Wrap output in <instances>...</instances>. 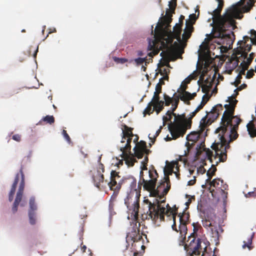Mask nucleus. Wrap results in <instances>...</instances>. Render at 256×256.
<instances>
[{"label":"nucleus","instance_id":"1","mask_svg":"<svg viewBox=\"0 0 256 256\" xmlns=\"http://www.w3.org/2000/svg\"><path fill=\"white\" fill-rule=\"evenodd\" d=\"M238 94V92H236L234 95L229 96L227 100L229 104L224 105L226 110L222 116L220 126L215 132L216 134H218V141L215 140L212 146V148L215 150V156H214L212 152L205 148L204 145L201 143L198 144L196 147V156H199L202 152L204 151L206 157L211 162H212L213 157L214 159H218L216 162V164L218 162H224L226 160V150L230 148V144L238 138V134L237 130L242 122L239 117L234 116L235 108L238 102L236 97Z\"/></svg>","mask_w":256,"mask_h":256},{"label":"nucleus","instance_id":"2","mask_svg":"<svg viewBox=\"0 0 256 256\" xmlns=\"http://www.w3.org/2000/svg\"><path fill=\"white\" fill-rule=\"evenodd\" d=\"M218 2L217 8L212 13V26L211 34L207 36V39L210 41L212 38H220L221 39H230L232 32L227 33L228 28L236 27V19L241 18L242 13L240 10L235 6L228 8L225 12L221 15L220 13L224 5V0H216Z\"/></svg>","mask_w":256,"mask_h":256},{"label":"nucleus","instance_id":"3","mask_svg":"<svg viewBox=\"0 0 256 256\" xmlns=\"http://www.w3.org/2000/svg\"><path fill=\"white\" fill-rule=\"evenodd\" d=\"M223 110L221 104H218L212 108L210 112H207L206 115L200 120V130L196 132H191L187 135L186 140L189 145L192 146L200 138L206 127L214 122L219 116Z\"/></svg>","mask_w":256,"mask_h":256},{"label":"nucleus","instance_id":"4","mask_svg":"<svg viewBox=\"0 0 256 256\" xmlns=\"http://www.w3.org/2000/svg\"><path fill=\"white\" fill-rule=\"evenodd\" d=\"M174 112L172 108L171 110L166 112V114L168 116L173 115L174 117V122L170 123L168 128L173 138L176 139L180 136H183L186 130L190 128L192 120L190 119V116L187 118L185 114H177Z\"/></svg>","mask_w":256,"mask_h":256},{"label":"nucleus","instance_id":"5","mask_svg":"<svg viewBox=\"0 0 256 256\" xmlns=\"http://www.w3.org/2000/svg\"><path fill=\"white\" fill-rule=\"evenodd\" d=\"M128 187L130 189V194H128L124 200V204L127 208L131 210L130 203L132 204V214L135 216H138L140 208L139 198L140 196V191L136 188V180L132 176H128L122 178V186Z\"/></svg>","mask_w":256,"mask_h":256},{"label":"nucleus","instance_id":"6","mask_svg":"<svg viewBox=\"0 0 256 256\" xmlns=\"http://www.w3.org/2000/svg\"><path fill=\"white\" fill-rule=\"evenodd\" d=\"M192 226L194 232L188 237L187 242L188 244L184 245V249L190 256L200 255V252L202 250H204V252L206 251V247L210 244L207 240L200 238H196V233L202 229V226L198 222L193 223Z\"/></svg>","mask_w":256,"mask_h":256},{"label":"nucleus","instance_id":"7","mask_svg":"<svg viewBox=\"0 0 256 256\" xmlns=\"http://www.w3.org/2000/svg\"><path fill=\"white\" fill-rule=\"evenodd\" d=\"M144 202L148 205V210L147 212L148 216H146V218L151 219L154 222H156L159 218L161 220H164L165 214L168 216L172 214L174 220V224L172 226V228L176 232H180L179 229L178 230L176 228V212L174 213L168 204L167 206H168L169 208L166 209L164 207L161 206L160 205L159 202L158 200H156V202H154V203H151L148 200H146Z\"/></svg>","mask_w":256,"mask_h":256},{"label":"nucleus","instance_id":"8","mask_svg":"<svg viewBox=\"0 0 256 256\" xmlns=\"http://www.w3.org/2000/svg\"><path fill=\"white\" fill-rule=\"evenodd\" d=\"M19 180H20V186L18 191L16 193V198L12 208V212L14 214L16 213L18 211V206L22 200L25 186L24 175L23 172V166H22L20 167L19 173H18L16 175L14 182L10 192L8 195V200L10 202H12L14 199L17 184Z\"/></svg>","mask_w":256,"mask_h":256},{"label":"nucleus","instance_id":"9","mask_svg":"<svg viewBox=\"0 0 256 256\" xmlns=\"http://www.w3.org/2000/svg\"><path fill=\"white\" fill-rule=\"evenodd\" d=\"M193 24L194 22H188V21H186V28L182 36V39H181L182 24H176L173 28V32H172V38L170 42V43H172L173 39L175 38L177 40L178 42H174L173 44L174 46L178 48L180 46L179 43L182 44L183 42L184 43L185 46L187 40L190 38L192 34L194 32Z\"/></svg>","mask_w":256,"mask_h":256},{"label":"nucleus","instance_id":"10","mask_svg":"<svg viewBox=\"0 0 256 256\" xmlns=\"http://www.w3.org/2000/svg\"><path fill=\"white\" fill-rule=\"evenodd\" d=\"M148 172L149 179L146 180L143 177L140 178L138 182V188L140 190L142 186L144 190L150 192V196H156L158 194V190H155L158 174L153 166L149 170Z\"/></svg>","mask_w":256,"mask_h":256},{"label":"nucleus","instance_id":"11","mask_svg":"<svg viewBox=\"0 0 256 256\" xmlns=\"http://www.w3.org/2000/svg\"><path fill=\"white\" fill-rule=\"evenodd\" d=\"M166 176L164 178V180L160 182V184L156 188H155V190H158V194L153 196L158 198L159 199H155V200L152 202H150L151 203H154V202H156V200H158L159 202L160 205V203L165 202V200H161V202H160V200H161L166 195L170 188V178L168 176Z\"/></svg>","mask_w":256,"mask_h":256},{"label":"nucleus","instance_id":"12","mask_svg":"<svg viewBox=\"0 0 256 256\" xmlns=\"http://www.w3.org/2000/svg\"><path fill=\"white\" fill-rule=\"evenodd\" d=\"M134 151L135 157L138 159L142 158L145 154L144 160L142 161V164H148V155L150 152V150L146 148V142L144 141L141 140L136 144L134 148Z\"/></svg>","mask_w":256,"mask_h":256},{"label":"nucleus","instance_id":"13","mask_svg":"<svg viewBox=\"0 0 256 256\" xmlns=\"http://www.w3.org/2000/svg\"><path fill=\"white\" fill-rule=\"evenodd\" d=\"M188 88L187 84L182 82L180 87L177 90L178 95L182 97L181 100L186 104H190V100H193L196 96V92L191 94L186 90Z\"/></svg>","mask_w":256,"mask_h":256},{"label":"nucleus","instance_id":"14","mask_svg":"<svg viewBox=\"0 0 256 256\" xmlns=\"http://www.w3.org/2000/svg\"><path fill=\"white\" fill-rule=\"evenodd\" d=\"M101 157L98 158L99 164L98 167L96 174L92 176V180L94 186L100 188V184L104 181V176L103 173L104 172V166L100 162Z\"/></svg>","mask_w":256,"mask_h":256},{"label":"nucleus","instance_id":"15","mask_svg":"<svg viewBox=\"0 0 256 256\" xmlns=\"http://www.w3.org/2000/svg\"><path fill=\"white\" fill-rule=\"evenodd\" d=\"M202 224L204 228L210 230L212 236L214 238L218 239L220 236L219 232L216 226L213 223V220L208 216H204L202 220Z\"/></svg>","mask_w":256,"mask_h":256},{"label":"nucleus","instance_id":"16","mask_svg":"<svg viewBox=\"0 0 256 256\" xmlns=\"http://www.w3.org/2000/svg\"><path fill=\"white\" fill-rule=\"evenodd\" d=\"M178 216L180 217V234L184 235L187 234L188 229L186 225L188 223L190 216L188 214H186L184 212H183L182 214L180 213Z\"/></svg>","mask_w":256,"mask_h":256},{"label":"nucleus","instance_id":"17","mask_svg":"<svg viewBox=\"0 0 256 256\" xmlns=\"http://www.w3.org/2000/svg\"><path fill=\"white\" fill-rule=\"evenodd\" d=\"M122 178L119 176V172L115 170H112L110 172V180L108 182V185L110 189L117 188L120 186V188H122Z\"/></svg>","mask_w":256,"mask_h":256},{"label":"nucleus","instance_id":"18","mask_svg":"<svg viewBox=\"0 0 256 256\" xmlns=\"http://www.w3.org/2000/svg\"><path fill=\"white\" fill-rule=\"evenodd\" d=\"M131 226H132V230L128 234L127 237L130 238L134 242H136L141 238L140 235V224L139 222L134 221Z\"/></svg>","mask_w":256,"mask_h":256},{"label":"nucleus","instance_id":"19","mask_svg":"<svg viewBox=\"0 0 256 256\" xmlns=\"http://www.w3.org/2000/svg\"><path fill=\"white\" fill-rule=\"evenodd\" d=\"M208 182H210V186L214 187L216 188L220 189L222 194L225 195V198H227L226 194L228 193L225 192V190L228 189V185L224 183L223 180H220V178H215L212 181L210 180Z\"/></svg>","mask_w":256,"mask_h":256},{"label":"nucleus","instance_id":"20","mask_svg":"<svg viewBox=\"0 0 256 256\" xmlns=\"http://www.w3.org/2000/svg\"><path fill=\"white\" fill-rule=\"evenodd\" d=\"M176 168L177 171L179 170V166L178 161H172L168 164L166 167L164 169V174L166 175V173L168 174H172V172H174L176 174V178L178 179L180 178V174L178 172H174V169Z\"/></svg>","mask_w":256,"mask_h":256},{"label":"nucleus","instance_id":"21","mask_svg":"<svg viewBox=\"0 0 256 256\" xmlns=\"http://www.w3.org/2000/svg\"><path fill=\"white\" fill-rule=\"evenodd\" d=\"M170 10H166V16L164 18V20L160 22H158L156 26L155 30L158 28L160 30L163 29L164 26L168 28L170 26V24L172 21V13H170Z\"/></svg>","mask_w":256,"mask_h":256},{"label":"nucleus","instance_id":"22","mask_svg":"<svg viewBox=\"0 0 256 256\" xmlns=\"http://www.w3.org/2000/svg\"><path fill=\"white\" fill-rule=\"evenodd\" d=\"M210 96H208L207 94H205L204 95L202 99V101L201 102L200 104L196 108L192 113H190L189 115L190 119L192 120V118L196 116L197 112H198L200 110H202L208 101L209 100Z\"/></svg>","mask_w":256,"mask_h":256},{"label":"nucleus","instance_id":"23","mask_svg":"<svg viewBox=\"0 0 256 256\" xmlns=\"http://www.w3.org/2000/svg\"><path fill=\"white\" fill-rule=\"evenodd\" d=\"M134 154H122V157L125 160L126 164L128 166H132L134 163L136 162V160L134 158Z\"/></svg>","mask_w":256,"mask_h":256},{"label":"nucleus","instance_id":"24","mask_svg":"<svg viewBox=\"0 0 256 256\" xmlns=\"http://www.w3.org/2000/svg\"><path fill=\"white\" fill-rule=\"evenodd\" d=\"M111 190H113L114 192L112 194V195L110 200V204H109V207L110 208L112 209L113 208L114 206V202L116 200V198L118 197V196L119 194L120 188V186L118 185V186H117V188H113L112 189H110Z\"/></svg>","mask_w":256,"mask_h":256},{"label":"nucleus","instance_id":"25","mask_svg":"<svg viewBox=\"0 0 256 256\" xmlns=\"http://www.w3.org/2000/svg\"><path fill=\"white\" fill-rule=\"evenodd\" d=\"M152 104L154 110L156 111L157 114L160 113L164 108V102L160 100V99L157 100H152Z\"/></svg>","mask_w":256,"mask_h":256},{"label":"nucleus","instance_id":"26","mask_svg":"<svg viewBox=\"0 0 256 256\" xmlns=\"http://www.w3.org/2000/svg\"><path fill=\"white\" fill-rule=\"evenodd\" d=\"M247 130L251 138L256 137V126L253 121H250L246 125Z\"/></svg>","mask_w":256,"mask_h":256},{"label":"nucleus","instance_id":"27","mask_svg":"<svg viewBox=\"0 0 256 256\" xmlns=\"http://www.w3.org/2000/svg\"><path fill=\"white\" fill-rule=\"evenodd\" d=\"M216 171V166L214 164H212L211 168L208 170L206 173L208 178L206 180V184H208V182H210L212 177L215 174Z\"/></svg>","mask_w":256,"mask_h":256},{"label":"nucleus","instance_id":"28","mask_svg":"<svg viewBox=\"0 0 256 256\" xmlns=\"http://www.w3.org/2000/svg\"><path fill=\"white\" fill-rule=\"evenodd\" d=\"M124 130L122 132L123 136L122 140L126 139V137H133L134 134H132V128H131L128 127L127 126H124Z\"/></svg>","mask_w":256,"mask_h":256},{"label":"nucleus","instance_id":"29","mask_svg":"<svg viewBox=\"0 0 256 256\" xmlns=\"http://www.w3.org/2000/svg\"><path fill=\"white\" fill-rule=\"evenodd\" d=\"M182 97L176 94V93H174L173 95V102L174 104L172 105V110L175 111L176 110L177 108L179 102L180 100H181Z\"/></svg>","mask_w":256,"mask_h":256},{"label":"nucleus","instance_id":"30","mask_svg":"<svg viewBox=\"0 0 256 256\" xmlns=\"http://www.w3.org/2000/svg\"><path fill=\"white\" fill-rule=\"evenodd\" d=\"M162 92V86L160 84H158L156 86V91L154 92V95L152 98L153 100H157L160 99V94Z\"/></svg>","mask_w":256,"mask_h":256},{"label":"nucleus","instance_id":"31","mask_svg":"<svg viewBox=\"0 0 256 256\" xmlns=\"http://www.w3.org/2000/svg\"><path fill=\"white\" fill-rule=\"evenodd\" d=\"M46 122V123L49 124H54V118L52 116L48 115L44 117L39 122V123L41 124L42 122Z\"/></svg>","mask_w":256,"mask_h":256},{"label":"nucleus","instance_id":"32","mask_svg":"<svg viewBox=\"0 0 256 256\" xmlns=\"http://www.w3.org/2000/svg\"><path fill=\"white\" fill-rule=\"evenodd\" d=\"M30 210L29 212H34L37 209V206L35 204V199L34 197H31L30 199Z\"/></svg>","mask_w":256,"mask_h":256},{"label":"nucleus","instance_id":"33","mask_svg":"<svg viewBox=\"0 0 256 256\" xmlns=\"http://www.w3.org/2000/svg\"><path fill=\"white\" fill-rule=\"evenodd\" d=\"M152 106H153V104L152 102L151 101L148 103L147 107L146 108L144 112V116H145L146 114H150L154 110V108L152 109Z\"/></svg>","mask_w":256,"mask_h":256},{"label":"nucleus","instance_id":"34","mask_svg":"<svg viewBox=\"0 0 256 256\" xmlns=\"http://www.w3.org/2000/svg\"><path fill=\"white\" fill-rule=\"evenodd\" d=\"M120 150L122 152V154H132L130 152L131 146L130 144H126L125 146L120 148Z\"/></svg>","mask_w":256,"mask_h":256},{"label":"nucleus","instance_id":"35","mask_svg":"<svg viewBox=\"0 0 256 256\" xmlns=\"http://www.w3.org/2000/svg\"><path fill=\"white\" fill-rule=\"evenodd\" d=\"M164 104L166 106H169L170 104L174 100L173 97L171 98L166 94H164Z\"/></svg>","mask_w":256,"mask_h":256},{"label":"nucleus","instance_id":"36","mask_svg":"<svg viewBox=\"0 0 256 256\" xmlns=\"http://www.w3.org/2000/svg\"><path fill=\"white\" fill-rule=\"evenodd\" d=\"M242 49H243V48H240V50H236L235 52L236 56L234 58L236 60H235V62L234 64L233 69H234L235 68H236L238 66V64L239 62V60H238V58L236 56L241 55V54L242 52Z\"/></svg>","mask_w":256,"mask_h":256},{"label":"nucleus","instance_id":"37","mask_svg":"<svg viewBox=\"0 0 256 256\" xmlns=\"http://www.w3.org/2000/svg\"><path fill=\"white\" fill-rule=\"evenodd\" d=\"M28 217L30 222L31 224H36L35 212H28Z\"/></svg>","mask_w":256,"mask_h":256},{"label":"nucleus","instance_id":"38","mask_svg":"<svg viewBox=\"0 0 256 256\" xmlns=\"http://www.w3.org/2000/svg\"><path fill=\"white\" fill-rule=\"evenodd\" d=\"M200 80L204 82V84H208V85H209V84H212V81L210 82L208 78H207L206 80H204V74H201V76H200V80L198 82L199 84H200Z\"/></svg>","mask_w":256,"mask_h":256},{"label":"nucleus","instance_id":"39","mask_svg":"<svg viewBox=\"0 0 256 256\" xmlns=\"http://www.w3.org/2000/svg\"><path fill=\"white\" fill-rule=\"evenodd\" d=\"M201 86H202V92L204 93H206H206H208L210 91V90L211 89V88L212 87V84H209V85L202 84Z\"/></svg>","mask_w":256,"mask_h":256},{"label":"nucleus","instance_id":"40","mask_svg":"<svg viewBox=\"0 0 256 256\" xmlns=\"http://www.w3.org/2000/svg\"><path fill=\"white\" fill-rule=\"evenodd\" d=\"M114 60L118 64H123L128 61V59L126 58H119L116 56L113 58Z\"/></svg>","mask_w":256,"mask_h":256},{"label":"nucleus","instance_id":"41","mask_svg":"<svg viewBox=\"0 0 256 256\" xmlns=\"http://www.w3.org/2000/svg\"><path fill=\"white\" fill-rule=\"evenodd\" d=\"M146 57L144 58H135L134 60V61L136 63V64L138 66H140V65L142 64L144 62L146 64Z\"/></svg>","mask_w":256,"mask_h":256},{"label":"nucleus","instance_id":"42","mask_svg":"<svg viewBox=\"0 0 256 256\" xmlns=\"http://www.w3.org/2000/svg\"><path fill=\"white\" fill-rule=\"evenodd\" d=\"M176 5H174V4L172 3V2H170L168 4L169 8L167 9L166 10H170V13L174 14L175 9Z\"/></svg>","mask_w":256,"mask_h":256},{"label":"nucleus","instance_id":"43","mask_svg":"<svg viewBox=\"0 0 256 256\" xmlns=\"http://www.w3.org/2000/svg\"><path fill=\"white\" fill-rule=\"evenodd\" d=\"M186 197L188 198V201L186 202L185 204L186 205V206L188 207L190 204H191L192 200H195V196H190L186 194Z\"/></svg>","mask_w":256,"mask_h":256},{"label":"nucleus","instance_id":"44","mask_svg":"<svg viewBox=\"0 0 256 256\" xmlns=\"http://www.w3.org/2000/svg\"><path fill=\"white\" fill-rule=\"evenodd\" d=\"M197 19V17H196V15L194 14H191L190 16V19L188 20H186V21H188V22H194V24L196 20Z\"/></svg>","mask_w":256,"mask_h":256},{"label":"nucleus","instance_id":"45","mask_svg":"<svg viewBox=\"0 0 256 256\" xmlns=\"http://www.w3.org/2000/svg\"><path fill=\"white\" fill-rule=\"evenodd\" d=\"M160 72L161 75L164 76L166 74H169V73L170 72V70L166 68H161L160 70Z\"/></svg>","mask_w":256,"mask_h":256},{"label":"nucleus","instance_id":"46","mask_svg":"<svg viewBox=\"0 0 256 256\" xmlns=\"http://www.w3.org/2000/svg\"><path fill=\"white\" fill-rule=\"evenodd\" d=\"M186 234L182 235V234H180V240L179 242V245L180 246H183L184 244L185 243L186 238Z\"/></svg>","mask_w":256,"mask_h":256},{"label":"nucleus","instance_id":"47","mask_svg":"<svg viewBox=\"0 0 256 256\" xmlns=\"http://www.w3.org/2000/svg\"><path fill=\"white\" fill-rule=\"evenodd\" d=\"M250 64H248V62H245L244 61L243 62H242L240 64V66H239V68H243V69H244V70H247L249 67V66Z\"/></svg>","mask_w":256,"mask_h":256},{"label":"nucleus","instance_id":"48","mask_svg":"<svg viewBox=\"0 0 256 256\" xmlns=\"http://www.w3.org/2000/svg\"><path fill=\"white\" fill-rule=\"evenodd\" d=\"M250 34L252 35H254L255 37V38H251V42L253 44H256V31L254 30H250Z\"/></svg>","mask_w":256,"mask_h":256},{"label":"nucleus","instance_id":"49","mask_svg":"<svg viewBox=\"0 0 256 256\" xmlns=\"http://www.w3.org/2000/svg\"><path fill=\"white\" fill-rule=\"evenodd\" d=\"M254 75V70L253 69H251L250 70H248L247 72L246 75V78H250L253 77Z\"/></svg>","mask_w":256,"mask_h":256},{"label":"nucleus","instance_id":"50","mask_svg":"<svg viewBox=\"0 0 256 256\" xmlns=\"http://www.w3.org/2000/svg\"><path fill=\"white\" fill-rule=\"evenodd\" d=\"M62 134L64 136V138L66 140L68 143H70V138L66 130H63Z\"/></svg>","mask_w":256,"mask_h":256},{"label":"nucleus","instance_id":"51","mask_svg":"<svg viewBox=\"0 0 256 256\" xmlns=\"http://www.w3.org/2000/svg\"><path fill=\"white\" fill-rule=\"evenodd\" d=\"M254 55H255V54L254 52H252L250 54L249 57L247 58V60L246 62H248V64H250L252 63V62L254 59Z\"/></svg>","mask_w":256,"mask_h":256},{"label":"nucleus","instance_id":"52","mask_svg":"<svg viewBox=\"0 0 256 256\" xmlns=\"http://www.w3.org/2000/svg\"><path fill=\"white\" fill-rule=\"evenodd\" d=\"M242 78V76L241 74H238L236 78V80L234 82L235 86H238V84H240L241 82V79Z\"/></svg>","mask_w":256,"mask_h":256},{"label":"nucleus","instance_id":"53","mask_svg":"<svg viewBox=\"0 0 256 256\" xmlns=\"http://www.w3.org/2000/svg\"><path fill=\"white\" fill-rule=\"evenodd\" d=\"M251 244H252V240H251V239H250V240H248V243H246V242H244V245L242 246V248H246V247H247V248H248V249H249L250 250L252 248V247H251V246H251Z\"/></svg>","mask_w":256,"mask_h":256},{"label":"nucleus","instance_id":"54","mask_svg":"<svg viewBox=\"0 0 256 256\" xmlns=\"http://www.w3.org/2000/svg\"><path fill=\"white\" fill-rule=\"evenodd\" d=\"M12 138L14 140L20 142L21 140V135L19 134H15L12 136Z\"/></svg>","mask_w":256,"mask_h":256},{"label":"nucleus","instance_id":"55","mask_svg":"<svg viewBox=\"0 0 256 256\" xmlns=\"http://www.w3.org/2000/svg\"><path fill=\"white\" fill-rule=\"evenodd\" d=\"M246 198H254L256 196V190L254 192H248L246 194Z\"/></svg>","mask_w":256,"mask_h":256},{"label":"nucleus","instance_id":"56","mask_svg":"<svg viewBox=\"0 0 256 256\" xmlns=\"http://www.w3.org/2000/svg\"><path fill=\"white\" fill-rule=\"evenodd\" d=\"M147 165L148 164H145L144 165V164H142V166H141L142 170H141L140 173V177L141 178L143 177V172H142V170H148Z\"/></svg>","mask_w":256,"mask_h":256},{"label":"nucleus","instance_id":"57","mask_svg":"<svg viewBox=\"0 0 256 256\" xmlns=\"http://www.w3.org/2000/svg\"><path fill=\"white\" fill-rule=\"evenodd\" d=\"M245 50V51H247L248 52H250L252 49V45L248 44H244V48H243Z\"/></svg>","mask_w":256,"mask_h":256},{"label":"nucleus","instance_id":"58","mask_svg":"<svg viewBox=\"0 0 256 256\" xmlns=\"http://www.w3.org/2000/svg\"><path fill=\"white\" fill-rule=\"evenodd\" d=\"M254 0H249V2H248V4L249 6V8L248 11L254 5Z\"/></svg>","mask_w":256,"mask_h":256},{"label":"nucleus","instance_id":"59","mask_svg":"<svg viewBox=\"0 0 256 256\" xmlns=\"http://www.w3.org/2000/svg\"><path fill=\"white\" fill-rule=\"evenodd\" d=\"M161 129H162V127H160L156 132V136H154V140H152V142L154 143V141H155V140H156V136H158L160 133V132H161Z\"/></svg>","mask_w":256,"mask_h":256},{"label":"nucleus","instance_id":"60","mask_svg":"<svg viewBox=\"0 0 256 256\" xmlns=\"http://www.w3.org/2000/svg\"><path fill=\"white\" fill-rule=\"evenodd\" d=\"M246 84H242L239 87H238L236 90H234V92H236L237 90H242L243 88H246Z\"/></svg>","mask_w":256,"mask_h":256},{"label":"nucleus","instance_id":"61","mask_svg":"<svg viewBox=\"0 0 256 256\" xmlns=\"http://www.w3.org/2000/svg\"><path fill=\"white\" fill-rule=\"evenodd\" d=\"M242 52L240 56H243L244 58H246L247 57L248 52L247 51H245L244 49H242Z\"/></svg>","mask_w":256,"mask_h":256},{"label":"nucleus","instance_id":"62","mask_svg":"<svg viewBox=\"0 0 256 256\" xmlns=\"http://www.w3.org/2000/svg\"><path fill=\"white\" fill-rule=\"evenodd\" d=\"M192 80V78H190L188 77L182 82H184V83L188 84H189L190 82V81Z\"/></svg>","mask_w":256,"mask_h":256},{"label":"nucleus","instance_id":"63","mask_svg":"<svg viewBox=\"0 0 256 256\" xmlns=\"http://www.w3.org/2000/svg\"><path fill=\"white\" fill-rule=\"evenodd\" d=\"M220 48H221L220 50L222 52H226L228 50V48H227L226 46H222Z\"/></svg>","mask_w":256,"mask_h":256},{"label":"nucleus","instance_id":"64","mask_svg":"<svg viewBox=\"0 0 256 256\" xmlns=\"http://www.w3.org/2000/svg\"><path fill=\"white\" fill-rule=\"evenodd\" d=\"M196 182V180L194 178L193 180H191L188 181V186H192V185H193V184H195Z\"/></svg>","mask_w":256,"mask_h":256}]
</instances>
